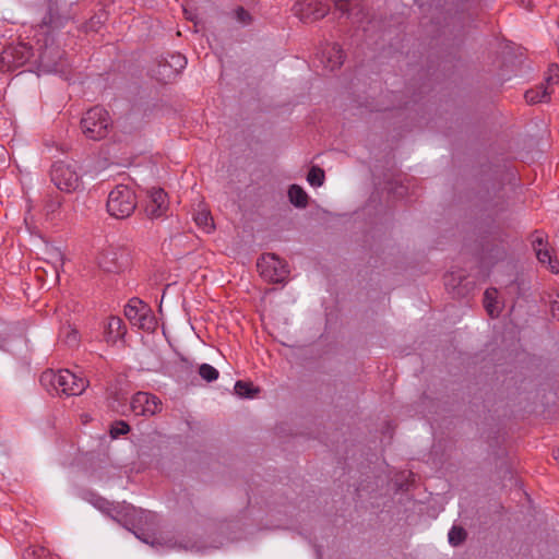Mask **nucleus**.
Segmentation results:
<instances>
[{
	"label": "nucleus",
	"instance_id": "obj_30",
	"mask_svg": "<svg viewBox=\"0 0 559 559\" xmlns=\"http://www.w3.org/2000/svg\"><path fill=\"white\" fill-rule=\"evenodd\" d=\"M95 506L99 510H102L104 512H107V513H109L111 511V509H112V504L109 501H107V500H105L103 498H97L96 502H95Z\"/></svg>",
	"mask_w": 559,
	"mask_h": 559
},
{
	"label": "nucleus",
	"instance_id": "obj_1",
	"mask_svg": "<svg viewBox=\"0 0 559 559\" xmlns=\"http://www.w3.org/2000/svg\"><path fill=\"white\" fill-rule=\"evenodd\" d=\"M40 383L57 395H81L88 386V381L69 369L58 371L48 369L40 376Z\"/></svg>",
	"mask_w": 559,
	"mask_h": 559
},
{
	"label": "nucleus",
	"instance_id": "obj_5",
	"mask_svg": "<svg viewBox=\"0 0 559 559\" xmlns=\"http://www.w3.org/2000/svg\"><path fill=\"white\" fill-rule=\"evenodd\" d=\"M257 267L261 276L271 283H282L289 274L287 263L274 253L263 254L259 259Z\"/></svg>",
	"mask_w": 559,
	"mask_h": 559
},
{
	"label": "nucleus",
	"instance_id": "obj_6",
	"mask_svg": "<svg viewBox=\"0 0 559 559\" xmlns=\"http://www.w3.org/2000/svg\"><path fill=\"white\" fill-rule=\"evenodd\" d=\"M559 83V67L551 64L548 68L545 83H540L534 88L525 92L524 97L527 104L534 105L539 103H547L554 92L552 86Z\"/></svg>",
	"mask_w": 559,
	"mask_h": 559
},
{
	"label": "nucleus",
	"instance_id": "obj_31",
	"mask_svg": "<svg viewBox=\"0 0 559 559\" xmlns=\"http://www.w3.org/2000/svg\"><path fill=\"white\" fill-rule=\"evenodd\" d=\"M335 4V8L341 11L342 14L348 13L349 11V1L350 0H332Z\"/></svg>",
	"mask_w": 559,
	"mask_h": 559
},
{
	"label": "nucleus",
	"instance_id": "obj_26",
	"mask_svg": "<svg viewBox=\"0 0 559 559\" xmlns=\"http://www.w3.org/2000/svg\"><path fill=\"white\" fill-rule=\"evenodd\" d=\"M169 72V66H168V62H167V59L163 58L158 64H157V68L155 70V78L162 82V83H168V82H171L173 80H175L176 78H168L166 76Z\"/></svg>",
	"mask_w": 559,
	"mask_h": 559
},
{
	"label": "nucleus",
	"instance_id": "obj_23",
	"mask_svg": "<svg viewBox=\"0 0 559 559\" xmlns=\"http://www.w3.org/2000/svg\"><path fill=\"white\" fill-rule=\"evenodd\" d=\"M61 337L63 338V342L70 347H74V346L79 345V342H80L79 331L70 325H68L67 328H63L61 330Z\"/></svg>",
	"mask_w": 559,
	"mask_h": 559
},
{
	"label": "nucleus",
	"instance_id": "obj_11",
	"mask_svg": "<svg viewBox=\"0 0 559 559\" xmlns=\"http://www.w3.org/2000/svg\"><path fill=\"white\" fill-rule=\"evenodd\" d=\"M532 245H533V248H534V251L536 253L538 261L542 264H547L548 269L552 273H555V274L559 273V261L556 257H554L551 254L550 250L548 249V243H547V241L544 240V237L542 234L536 233L534 235Z\"/></svg>",
	"mask_w": 559,
	"mask_h": 559
},
{
	"label": "nucleus",
	"instance_id": "obj_33",
	"mask_svg": "<svg viewBox=\"0 0 559 559\" xmlns=\"http://www.w3.org/2000/svg\"><path fill=\"white\" fill-rule=\"evenodd\" d=\"M56 255H57V258H58V261H59L60 263H62V254H61V252H59V251H58V252H56Z\"/></svg>",
	"mask_w": 559,
	"mask_h": 559
},
{
	"label": "nucleus",
	"instance_id": "obj_21",
	"mask_svg": "<svg viewBox=\"0 0 559 559\" xmlns=\"http://www.w3.org/2000/svg\"><path fill=\"white\" fill-rule=\"evenodd\" d=\"M194 221L197 225L203 228L206 233H211L214 229L213 218L211 213L206 210L199 211L194 216Z\"/></svg>",
	"mask_w": 559,
	"mask_h": 559
},
{
	"label": "nucleus",
	"instance_id": "obj_20",
	"mask_svg": "<svg viewBox=\"0 0 559 559\" xmlns=\"http://www.w3.org/2000/svg\"><path fill=\"white\" fill-rule=\"evenodd\" d=\"M56 557L51 555L45 547L31 546L24 550L23 559H49Z\"/></svg>",
	"mask_w": 559,
	"mask_h": 559
},
{
	"label": "nucleus",
	"instance_id": "obj_4",
	"mask_svg": "<svg viewBox=\"0 0 559 559\" xmlns=\"http://www.w3.org/2000/svg\"><path fill=\"white\" fill-rule=\"evenodd\" d=\"M111 123L108 111L103 107L95 106L82 117L81 129L87 139L98 141L108 134Z\"/></svg>",
	"mask_w": 559,
	"mask_h": 559
},
{
	"label": "nucleus",
	"instance_id": "obj_10",
	"mask_svg": "<svg viewBox=\"0 0 559 559\" xmlns=\"http://www.w3.org/2000/svg\"><path fill=\"white\" fill-rule=\"evenodd\" d=\"M131 409L136 416H152L160 411V401L147 392H136L131 399Z\"/></svg>",
	"mask_w": 559,
	"mask_h": 559
},
{
	"label": "nucleus",
	"instance_id": "obj_9",
	"mask_svg": "<svg viewBox=\"0 0 559 559\" xmlns=\"http://www.w3.org/2000/svg\"><path fill=\"white\" fill-rule=\"evenodd\" d=\"M128 254L120 249L109 247L98 255V265L108 273H119L128 265Z\"/></svg>",
	"mask_w": 559,
	"mask_h": 559
},
{
	"label": "nucleus",
	"instance_id": "obj_25",
	"mask_svg": "<svg viewBox=\"0 0 559 559\" xmlns=\"http://www.w3.org/2000/svg\"><path fill=\"white\" fill-rule=\"evenodd\" d=\"M200 377L206 382H213L218 379V370L210 364H202L199 367Z\"/></svg>",
	"mask_w": 559,
	"mask_h": 559
},
{
	"label": "nucleus",
	"instance_id": "obj_22",
	"mask_svg": "<svg viewBox=\"0 0 559 559\" xmlns=\"http://www.w3.org/2000/svg\"><path fill=\"white\" fill-rule=\"evenodd\" d=\"M234 389L240 397H253L259 392V389L254 388L252 383L241 380L235 383Z\"/></svg>",
	"mask_w": 559,
	"mask_h": 559
},
{
	"label": "nucleus",
	"instance_id": "obj_36",
	"mask_svg": "<svg viewBox=\"0 0 559 559\" xmlns=\"http://www.w3.org/2000/svg\"><path fill=\"white\" fill-rule=\"evenodd\" d=\"M49 559H58V557H50Z\"/></svg>",
	"mask_w": 559,
	"mask_h": 559
},
{
	"label": "nucleus",
	"instance_id": "obj_2",
	"mask_svg": "<svg viewBox=\"0 0 559 559\" xmlns=\"http://www.w3.org/2000/svg\"><path fill=\"white\" fill-rule=\"evenodd\" d=\"M138 205V200L133 189L126 185L116 186L107 198V212L117 219L130 217Z\"/></svg>",
	"mask_w": 559,
	"mask_h": 559
},
{
	"label": "nucleus",
	"instance_id": "obj_32",
	"mask_svg": "<svg viewBox=\"0 0 559 559\" xmlns=\"http://www.w3.org/2000/svg\"><path fill=\"white\" fill-rule=\"evenodd\" d=\"M444 281H445V286L447 287H452V288H455L456 284L454 283L455 278H454V273H450V274H447L445 277H444Z\"/></svg>",
	"mask_w": 559,
	"mask_h": 559
},
{
	"label": "nucleus",
	"instance_id": "obj_7",
	"mask_svg": "<svg viewBox=\"0 0 559 559\" xmlns=\"http://www.w3.org/2000/svg\"><path fill=\"white\" fill-rule=\"evenodd\" d=\"M292 10L302 23H311L323 19L330 7L325 0H301L297 1Z\"/></svg>",
	"mask_w": 559,
	"mask_h": 559
},
{
	"label": "nucleus",
	"instance_id": "obj_34",
	"mask_svg": "<svg viewBox=\"0 0 559 559\" xmlns=\"http://www.w3.org/2000/svg\"><path fill=\"white\" fill-rule=\"evenodd\" d=\"M555 460L559 463V449L555 452Z\"/></svg>",
	"mask_w": 559,
	"mask_h": 559
},
{
	"label": "nucleus",
	"instance_id": "obj_29",
	"mask_svg": "<svg viewBox=\"0 0 559 559\" xmlns=\"http://www.w3.org/2000/svg\"><path fill=\"white\" fill-rule=\"evenodd\" d=\"M235 14L240 24L247 25L251 22V15L242 7L237 8Z\"/></svg>",
	"mask_w": 559,
	"mask_h": 559
},
{
	"label": "nucleus",
	"instance_id": "obj_8",
	"mask_svg": "<svg viewBox=\"0 0 559 559\" xmlns=\"http://www.w3.org/2000/svg\"><path fill=\"white\" fill-rule=\"evenodd\" d=\"M169 202L167 193L160 188H153L148 192L144 213L148 219H158L167 216Z\"/></svg>",
	"mask_w": 559,
	"mask_h": 559
},
{
	"label": "nucleus",
	"instance_id": "obj_24",
	"mask_svg": "<svg viewBox=\"0 0 559 559\" xmlns=\"http://www.w3.org/2000/svg\"><path fill=\"white\" fill-rule=\"evenodd\" d=\"M324 171L318 166H312L307 175V181L312 187H320L324 182Z\"/></svg>",
	"mask_w": 559,
	"mask_h": 559
},
{
	"label": "nucleus",
	"instance_id": "obj_27",
	"mask_svg": "<svg viewBox=\"0 0 559 559\" xmlns=\"http://www.w3.org/2000/svg\"><path fill=\"white\" fill-rule=\"evenodd\" d=\"M449 543L452 546H457L463 543L466 538V532L461 526H452L448 534Z\"/></svg>",
	"mask_w": 559,
	"mask_h": 559
},
{
	"label": "nucleus",
	"instance_id": "obj_16",
	"mask_svg": "<svg viewBox=\"0 0 559 559\" xmlns=\"http://www.w3.org/2000/svg\"><path fill=\"white\" fill-rule=\"evenodd\" d=\"M165 59L169 66V74L166 75L168 78H177L187 66V59L181 53H169Z\"/></svg>",
	"mask_w": 559,
	"mask_h": 559
},
{
	"label": "nucleus",
	"instance_id": "obj_35",
	"mask_svg": "<svg viewBox=\"0 0 559 559\" xmlns=\"http://www.w3.org/2000/svg\"><path fill=\"white\" fill-rule=\"evenodd\" d=\"M45 58H46V52H44V53L41 55V61H43V62H44Z\"/></svg>",
	"mask_w": 559,
	"mask_h": 559
},
{
	"label": "nucleus",
	"instance_id": "obj_14",
	"mask_svg": "<svg viewBox=\"0 0 559 559\" xmlns=\"http://www.w3.org/2000/svg\"><path fill=\"white\" fill-rule=\"evenodd\" d=\"M126 332L127 329L121 318L115 316L108 318L105 326V340L107 343H116L124 336Z\"/></svg>",
	"mask_w": 559,
	"mask_h": 559
},
{
	"label": "nucleus",
	"instance_id": "obj_3",
	"mask_svg": "<svg viewBox=\"0 0 559 559\" xmlns=\"http://www.w3.org/2000/svg\"><path fill=\"white\" fill-rule=\"evenodd\" d=\"M76 162L58 160L51 166L50 178L53 185L63 192L71 193L82 187V175Z\"/></svg>",
	"mask_w": 559,
	"mask_h": 559
},
{
	"label": "nucleus",
	"instance_id": "obj_13",
	"mask_svg": "<svg viewBox=\"0 0 559 559\" xmlns=\"http://www.w3.org/2000/svg\"><path fill=\"white\" fill-rule=\"evenodd\" d=\"M345 60V55L342 48L336 45L326 46L321 52V63L330 71L338 69Z\"/></svg>",
	"mask_w": 559,
	"mask_h": 559
},
{
	"label": "nucleus",
	"instance_id": "obj_28",
	"mask_svg": "<svg viewBox=\"0 0 559 559\" xmlns=\"http://www.w3.org/2000/svg\"><path fill=\"white\" fill-rule=\"evenodd\" d=\"M130 431L129 425L123 420L115 421L110 427V437L116 439L122 435H127Z\"/></svg>",
	"mask_w": 559,
	"mask_h": 559
},
{
	"label": "nucleus",
	"instance_id": "obj_15",
	"mask_svg": "<svg viewBox=\"0 0 559 559\" xmlns=\"http://www.w3.org/2000/svg\"><path fill=\"white\" fill-rule=\"evenodd\" d=\"M498 298V290L496 288H488L484 293V307L491 318H496L500 313Z\"/></svg>",
	"mask_w": 559,
	"mask_h": 559
},
{
	"label": "nucleus",
	"instance_id": "obj_17",
	"mask_svg": "<svg viewBox=\"0 0 559 559\" xmlns=\"http://www.w3.org/2000/svg\"><path fill=\"white\" fill-rule=\"evenodd\" d=\"M141 306H146V304L134 297L131 298L124 307V316L132 325L139 321V318L143 312Z\"/></svg>",
	"mask_w": 559,
	"mask_h": 559
},
{
	"label": "nucleus",
	"instance_id": "obj_19",
	"mask_svg": "<svg viewBox=\"0 0 559 559\" xmlns=\"http://www.w3.org/2000/svg\"><path fill=\"white\" fill-rule=\"evenodd\" d=\"M288 198L296 207L304 209L308 205V194L298 185H292L288 189Z\"/></svg>",
	"mask_w": 559,
	"mask_h": 559
},
{
	"label": "nucleus",
	"instance_id": "obj_12",
	"mask_svg": "<svg viewBox=\"0 0 559 559\" xmlns=\"http://www.w3.org/2000/svg\"><path fill=\"white\" fill-rule=\"evenodd\" d=\"M32 56L31 47L21 44L15 47L4 49L2 61L9 64V68H20L25 64Z\"/></svg>",
	"mask_w": 559,
	"mask_h": 559
},
{
	"label": "nucleus",
	"instance_id": "obj_18",
	"mask_svg": "<svg viewBox=\"0 0 559 559\" xmlns=\"http://www.w3.org/2000/svg\"><path fill=\"white\" fill-rule=\"evenodd\" d=\"M143 312L133 325L144 331H154L156 326V319L148 305L141 306Z\"/></svg>",
	"mask_w": 559,
	"mask_h": 559
}]
</instances>
